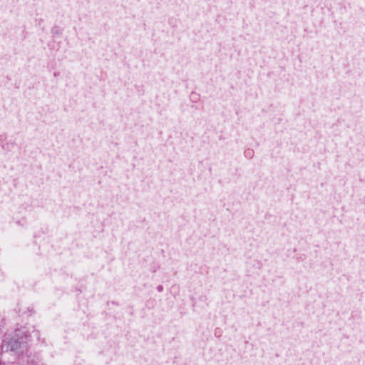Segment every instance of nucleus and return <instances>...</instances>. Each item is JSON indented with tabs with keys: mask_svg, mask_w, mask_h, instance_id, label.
I'll return each mask as SVG.
<instances>
[{
	"mask_svg": "<svg viewBox=\"0 0 365 365\" xmlns=\"http://www.w3.org/2000/svg\"><path fill=\"white\" fill-rule=\"evenodd\" d=\"M29 337V331L26 327H21L15 330L14 333L4 335L3 347L6 351H14L18 354H22L28 349Z\"/></svg>",
	"mask_w": 365,
	"mask_h": 365,
	"instance_id": "nucleus-1",
	"label": "nucleus"
},
{
	"mask_svg": "<svg viewBox=\"0 0 365 365\" xmlns=\"http://www.w3.org/2000/svg\"><path fill=\"white\" fill-rule=\"evenodd\" d=\"M157 290H158L159 292H162V291L163 290V287L162 285H158V286L157 287Z\"/></svg>",
	"mask_w": 365,
	"mask_h": 365,
	"instance_id": "nucleus-2",
	"label": "nucleus"
}]
</instances>
